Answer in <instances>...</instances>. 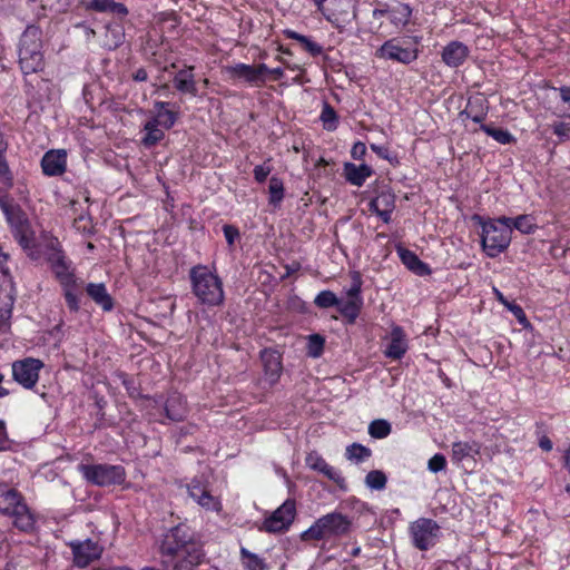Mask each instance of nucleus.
Instances as JSON below:
<instances>
[{
	"instance_id": "12",
	"label": "nucleus",
	"mask_w": 570,
	"mask_h": 570,
	"mask_svg": "<svg viewBox=\"0 0 570 570\" xmlns=\"http://www.w3.org/2000/svg\"><path fill=\"white\" fill-rule=\"evenodd\" d=\"M381 59L393 60L400 63L409 65L417 59V49L404 47L397 39L385 41L375 52Z\"/></svg>"
},
{
	"instance_id": "44",
	"label": "nucleus",
	"mask_w": 570,
	"mask_h": 570,
	"mask_svg": "<svg viewBox=\"0 0 570 570\" xmlns=\"http://www.w3.org/2000/svg\"><path fill=\"white\" fill-rule=\"evenodd\" d=\"M315 305L321 308H328L332 306H337L340 301L335 296V294L331 291H322L314 301Z\"/></svg>"
},
{
	"instance_id": "11",
	"label": "nucleus",
	"mask_w": 570,
	"mask_h": 570,
	"mask_svg": "<svg viewBox=\"0 0 570 570\" xmlns=\"http://www.w3.org/2000/svg\"><path fill=\"white\" fill-rule=\"evenodd\" d=\"M296 515V505L294 500H286L277 508L263 523V529L271 533L286 531L293 523Z\"/></svg>"
},
{
	"instance_id": "18",
	"label": "nucleus",
	"mask_w": 570,
	"mask_h": 570,
	"mask_svg": "<svg viewBox=\"0 0 570 570\" xmlns=\"http://www.w3.org/2000/svg\"><path fill=\"white\" fill-rule=\"evenodd\" d=\"M395 208V197L391 193L383 191L370 203V209L382 218L384 223L391 220V214Z\"/></svg>"
},
{
	"instance_id": "14",
	"label": "nucleus",
	"mask_w": 570,
	"mask_h": 570,
	"mask_svg": "<svg viewBox=\"0 0 570 570\" xmlns=\"http://www.w3.org/2000/svg\"><path fill=\"white\" fill-rule=\"evenodd\" d=\"M190 544L199 543L191 540L185 527L178 525L171 529L170 532L165 537V540L161 544V551L164 554L169 556L184 550L186 546Z\"/></svg>"
},
{
	"instance_id": "61",
	"label": "nucleus",
	"mask_w": 570,
	"mask_h": 570,
	"mask_svg": "<svg viewBox=\"0 0 570 570\" xmlns=\"http://www.w3.org/2000/svg\"><path fill=\"white\" fill-rule=\"evenodd\" d=\"M134 80L136 81H146L148 78L147 71L144 68H139L132 75Z\"/></svg>"
},
{
	"instance_id": "63",
	"label": "nucleus",
	"mask_w": 570,
	"mask_h": 570,
	"mask_svg": "<svg viewBox=\"0 0 570 570\" xmlns=\"http://www.w3.org/2000/svg\"><path fill=\"white\" fill-rule=\"evenodd\" d=\"M371 149L382 158H387L389 150L383 146L371 145Z\"/></svg>"
},
{
	"instance_id": "27",
	"label": "nucleus",
	"mask_w": 570,
	"mask_h": 570,
	"mask_svg": "<svg viewBox=\"0 0 570 570\" xmlns=\"http://www.w3.org/2000/svg\"><path fill=\"white\" fill-rule=\"evenodd\" d=\"M399 254L402 263L412 272L417 275H426L430 273L429 266L424 264L419 257L411 250L400 248Z\"/></svg>"
},
{
	"instance_id": "21",
	"label": "nucleus",
	"mask_w": 570,
	"mask_h": 570,
	"mask_svg": "<svg viewBox=\"0 0 570 570\" xmlns=\"http://www.w3.org/2000/svg\"><path fill=\"white\" fill-rule=\"evenodd\" d=\"M487 99L482 95H476L469 99L465 109L460 114L461 117L471 118L474 122H482L487 115Z\"/></svg>"
},
{
	"instance_id": "53",
	"label": "nucleus",
	"mask_w": 570,
	"mask_h": 570,
	"mask_svg": "<svg viewBox=\"0 0 570 570\" xmlns=\"http://www.w3.org/2000/svg\"><path fill=\"white\" fill-rule=\"evenodd\" d=\"M271 171V166L267 163H264L263 165H257L254 168V177L258 183H263L265 181Z\"/></svg>"
},
{
	"instance_id": "41",
	"label": "nucleus",
	"mask_w": 570,
	"mask_h": 570,
	"mask_svg": "<svg viewBox=\"0 0 570 570\" xmlns=\"http://www.w3.org/2000/svg\"><path fill=\"white\" fill-rule=\"evenodd\" d=\"M481 129L500 144L507 145L514 140L513 136L508 130L493 128L487 125H482Z\"/></svg>"
},
{
	"instance_id": "62",
	"label": "nucleus",
	"mask_w": 570,
	"mask_h": 570,
	"mask_svg": "<svg viewBox=\"0 0 570 570\" xmlns=\"http://www.w3.org/2000/svg\"><path fill=\"white\" fill-rule=\"evenodd\" d=\"M539 445L543 451H551L552 450V442L549 438L542 436L539 441Z\"/></svg>"
},
{
	"instance_id": "13",
	"label": "nucleus",
	"mask_w": 570,
	"mask_h": 570,
	"mask_svg": "<svg viewBox=\"0 0 570 570\" xmlns=\"http://www.w3.org/2000/svg\"><path fill=\"white\" fill-rule=\"evenodd\" d=\"M189 497L203 509L213 512H219L222 503L218 497L212 494L208 485L200 480L194 479L188 485Z\"/></svg>"
},
{
	"instance_id": "1",
	"label": "nucleus",
	"mask_w": 570,
	"mask_h": 570,
	"mask_svg": "<svg viewBox=\"0 0 570 570\" xmlns=\"http://www.w3.org/2000/svg\"><path fill=\"white\" fill-rule=\"evenodd\" d=\"M191 288L202 304L219 306L224 302L222 279L207 266L198 265L190 269Z\"/></svg>"
},
{
	"instance_id": "6",
	"label": "nucleus",
	"mask_w": 570,
	"mask_h": 570,
	"mask_svg": "<svg viewBox=\"0 0 570 570\" xmlns=\"http://www.w3.org/2000/svg\"><path fill=\"white\" fill-rule=\"evenodd\" d=\"M351 521L341 513H328L317 519L301 538L303 541L322 540L330 537L343 535L350 531Z\"/></svg>"
},
{
	"instance_id": "36",
	"label": "nucleus",
	"mask_w": 570,
	"mask_h": 570,
	"mask_svg": "<svg viewBox=\"0 0 570 570\" xmlns=\"http://www.w3.org/2000/svg\"><path fill=\"white\" fill-rule=\"evenodd\" d=\"M13 299L10 295H0V330L6 331L11 317Z\"/></svg>"
},
{
	"instance_id": "31",
	"label": "nucleus",
	"mask_w": 570,
	"mask_h": 570,
	"mask_svg": "<svg viewBox=\"0 0 570 570\" xmlns=\"http://www.w3.org/2000/svg\"><path fill=\"white\" fill-rule=\"evenodd\" d=\"M374 13L376 14L377 11H375ZM379 13L383 14V13H386V11L381 10V11H379ZM387 13L390 14V20L395 26H405L410 20L412 10H411L410 6H407L405 3H399L396 7H394L390 11H387Z\"/></svg>"
},
{
	"instance_id": "2",
	"label": "nucleus",
	"mask_w": 570,
	"mask_h": 570,
	"mask_svg": "<svg viewBox=\"0 0 570 570\" xmlns=\"http://www.w3.org/2000/svg\"><path fill=\"white\" fill-rule=\"evenodd\" d=\"M42 32L36 26H28L20 38L19 65L24 75L36 73L43 69Z\"/></svg>"
},
{
	"instance_id": "30",
	"label": "nucleus",
	"mask_w": 570,
	"mask_h": 570,
	"mask_svg": "<svg viewBox=\"0 0 570 570\" xmlns=\"http://www.w3.org/2000/svg\"><path fill=\"white\" fill-rule=\"evenodd\" d=\"M160 124L155 118L145 124L146 135L142 138V144L146 147L155 146L165 137L164 131L159 128Z\"/></svg>"
},
{
	"instance_id": "26",
	"label": "nucleus",
	"mask_w": 570,
	"mask_h": 570,
	"mask_svg": "<svg viewBox=\"0 0 570 570\" xmlns=\"http://www.w3.org/2000/svg\"><path fill=\"white\" fill-rule=\"evenodd\" d=\"M86 291L87 294L105 311H110L112 308V298L107 293L104 284L89 283Z\"/></svg>"
},
{
	"instance_id": "15",
	"label": "nucleus",
	"mask_w": 570,
	"mask_h": 570,
	"mask_svg": "<svg viewBox=\"0 0 570 570\" xmlns=\"http://www.w3.org/2000/svg\"><path fill=\"white\" fill-rule=\"evenodd\" d=\"M73 552V561L78 567L85 568L94 560L98 559L102 552V548L92 540L71 544Z\"/></svg>"
},
{
	"instance_id": "59",
	"label": "nucleus",
	"mask_w": 570,
	"mask_h": 570,
	"mask_svg": "<svg viewBox=\"0 0 570 570\" xmlns=\"http://www.w3.org/2000/svg\"><path fill=\"white\" fill-rule=\"evenodd\" d=\"M570 128L567 124L558 122L553 125V132L558 136H567Z\"/></svg>"
},
{
	"instance_id": "60",
	"label": "nucleus",
	"mask_w": 570,
	"mask_h": 570,
	"mask_svg": "<svg viewBox=\"0 0 570 570\" xmlns=\"http://www.w3.org/2000/svg\"><path fill=\"white\" fill-rule=\"evenodd\" d=\"M108 31L114 36L115 40L111 43H108L109 48H117L121 42L122 35L116 29H108Z\"/></svg>"
},
{
	"instance_id": "16",
	"label": "nucleus",
	"mask_w": 570,
	"mask_h": 570,
	"mask_svg": "<svg viewBox=\"0 0 570 570\" xmlns=\"http://www.w3.org/2000/svg\"><path fill=\"white\" fill-rule=\"evenodd\" d=\"M176 557L175 570H195L202 562L204 552L200 544L186 546L184 550L173 553Z\"/></svg>"
},
{
	"instance_id": "46",
	"label": "nucleus",
	"mask_w": 570,
	"mask_h": 570,
	"mask_svg": "<svg viewBox=\"0 0 570 570\" xmlns=\"http://www.w3.org/2000/svg\"><path fill=\"white\" fill-rule=\"evenodd\" d=\"M325 340L320 334L308 336L307 350L309 356H320L323 353Z\"/></svg>"
},
{
	"instance_id": "25",
	"label": "nucleus",
	"mask_w": 570,
	"mask_h": 570,
	"mask_svg": "<svg viewBox=\"0 0 570 570\" xmlns=\"http://www.w3.org/2000/svg\"><path fill=\"white\" fill-rule=\"evenodd\" d=\"M480 453V445L476 442H454L452 444L451 458L454 462H462L465 459H474Z\"/></svg>"
},
{
	"instance_id": "37",
	"label": "nucleus",
	"mask_w": 570,
	"mask_h": 570,
	"mask_svg": "<svg viewBox=\"0 0 570 570\" xmlns=\"http://www.w3.org/2000/svg\"><path fill=\"white\" fill-rule=\"evenodd\" d=\"M242 563L247 570H263L265 563L257 554L249 552L246 548L240 549Z\"/></svg>"
},
{
	"instance_id": "49",
	"label": "nucleus",
	"mask_w": 570,
	"mask_h": 570,
	"mask_svg": "<svg viewBox=\"0 0 570 570\" xmlns=\"http://www.w3.org/2000/svg\"><path fill=\"white\" fill-rule=\"evenodd\" d=\"M446 460L443 454L436 453L434 454L428 462V469L433 472L438 473L445 469Z\"/></svg>"
},
{
	"instance_id": "7",
	"label": "nucleus",
	"mask_w": 570,
	"mask_h": 570,
	"mask_svg": "<svg viewBox=\"0 0 570 570\" xmlns=\"http://www.w3.org/2000/svg\"><path fill=\"white\" fill-rule=\"evenodd\" d=\"M441 533L440 525L430 518H419L409 524V535L412 544L426 551L435 546Z\"/></svg>"
},
{
	"instance_id": "4",
	"label": "nucleus",
	"mask_w": 570,
	"mask_h": 570,
	"mask_svg": "<svg viewBox=\"0 0 570 570\" xmlns=\"http://www.w3.org/2000/svg\"><path fill=\"white\" fill-rule=\"evenodd\" d=\"M0 512L13 518V524L21 531H31L35 527V518L23 502L21 494L0 484Z\"/></svg>"
},
{
	"instance_id": "5",
	"label": "nucleus",
	"mask_w": 570,
	"mask_h": 570,
	"mask_svg": "<svg viewBox=\"0 0 570 570\" xmlns=\"http://www.w3.org/2000/svg\"><path fill=\"white\" fill-rule=\"evenodd\" d=\"M0 207L4 213L8 223L12 228L14 238L24 249L35 246V234L30 228L29 222L21 209L12 203V199L0 189Z\"/></svg>"
},
{
	"instance_id": "19",
	"label": "nucleus",
	"mask_w": 570,
	"mask_h": 570,
	"mask_svg": "<svg viewBox=\"0 0 570 570\" xmlns=\"http://www.w3.org/2000/svg\"><path fill=\"white\" fill-rule=\"evenodd\" d=\"M469 53L468 47L459 41H452L443 48L442 60L449 67H458L464 62Z\"/></svg>"
},
{
	"instance_id": "3",
	"label": "nucleus",
	"mask_w": 570,
	"mask_h": 570,
	"mask_svg": "<svg viewBox=\"0 0 570 570\" xmlns=\"http://www.w3.org/2000/svg\"><path fill=\"white\" fill-rule=\"evenodd\" d=\"M482 226V247L487 255L495 257L508 248L511 243V223L510 217H499L498 219H490L483 222L480 216H475Z\"/></svg>"
},
{
	"instance_id": "50",
	"label": "nucleus",
	"mask_w": 570,
	"mask_h": 570,
	"mask_svg": "<svg viewBox=\"0 0 570 570\" xmlns=\"http://www.w3.org/2000/svg\"><path fill=\"white\" fill-rule=\"evenodd\" d=\"M352 279H353L352 286L347 291V296H348L347 299L361 298L360 293H361L362 279L357 273L353 274Z\"/></svg>"
},
{
	"instance_id": "54",
	"label": "nucleus",
	"mask_w": 570,
	"mask_h": 570,
	"mask_svg": "<svg viewBox=\"0 0 570 570\" xmlns=\"http://www.w3.org/2000/svg\"><path fill=\"white\" fill-rule=\"evenodd\" d=\"M505 307L515 316V318L521 324L524 325L528 322L525 313H524L523 308L520 305H518L515 303H512V302H509L508 306H505Z\"/></svg>"
},
{
	"instance_id": "29",
	"label": "nucleus",
	"mask_w": 570,
	"mask_h": 570,
	"mask_svg": "<svg viewBox=\"0 0 570 570\" xmlns=\"http://www.w3.org/2000/svg\"><path fill=\"white\" fill-rule=\"evenodd\" d=\"M166 414L173 421H181L186 414V409L181 395L175 393L170 395L166 403Z\"/></svg>"
},
{
	"instance_id": "42",
	"label": "nucleus",
	"mask_w": 570,
	"mask_h": 570,
	"mask_svg": "<svg viewBox=\"0 0 570 570\" xmlns=\"http://www.w3.org/2000/svg\"><path fill=\"white\" fill-rule=\"evenodd\" d=\"M269 203L277 205L281 203L284 196L283 181L277 177H272L269 180Z\"/></svg>"
},
{
	"instance_id": "55",
	"label": "nucleus",
	"mask_w": 570,
	"mask_h": 570,
	"mask_svg": "<svg viewBox=\"0 0 570 570\" xmlns=\"http://www.w3.org/2000/svg\"><path fill=\"white\" fill-rule=\"evenodd\" d=\"M73 226L77 230L82 233H90L92 228L90 219L85 216H80L77 219H75Z\"/></svg>"
},
{
	"instance_id": "64",
	"label": "nucleus",
	"mask_w": 570,
	"mask_h": 570,
	"mask_svg": "<svg viewBox=\"0 0 570 570\" xmlns=\"http://www.w3.org/2000/svg\"><path fill=\"white\" fill-rule=\"evenodd\" d=\"M560 96L564 102L570 101V86L560 88Z\"/></svg>"
},
{
	"instance_id": "45",
	"label": "nucleus",
	"mask_w": 570,
	"mask_h": 570,
	"mask_svg": "<svg viewBox=\"0 0 570 570\" xmlns=\"http://www.w3.org/2000/svg\"><path fill=\"white\" fill-rule=\"evenodd\" d=\"M306 465L318 473H322V471L327 466V462L325 459L320 455L317 452H309L305 458Z\"/></svg>"
},
{
	"instance_id": "47",
	"label": "nucleus",
	"mask_w": 570,
	"mask_h": 570,
	"mask_svg": "<svg viewBox=\"0 0 570 570\" xmlns=\"http://www.w3.org/2000/svg\"><path fill=\"white\" fill-rule=\"evenodd\" d=\"M322 474L332 482H334L340 489L346 488L345 478L334 466L327 464V466L322 471Z\"/></svg>"
},
{
	"instance_id": "56",
	"label": "nucleus",
	"mask_w": 570,
	"mask_h": 570,
	"mask_svg": "<svg viewBox=\"0 0 570 570\" xmlns=\"http://www.w3.org/2000/svg\"><path fill=\"white\" fill-rule=\"evenodd\" d=\"M223 232L229 246L234 245L236 238L239 237V232L233 225H224Z\"/></svg>"
},
{
	"instance_id": "58",
	"label": "nucleus",
	"mask_w": 570,
	"mask_h": 570,
	"mask_svg": "<svg viewBox=\"0 0 570 570\" xmlns=\"http://www.w3.org/2000/svg\"><path fill=\"white\" fill-rule=\"evenodd\" d=\"M109 12L117 13L119 16H126L128 13V10L125 7V4L112 1Z\"/></svg>"
},
{
	"instance_id": "40",
	"label": "nucleus",
	"mask_w": 570,
	"mask_h": 570,
	"mask_svg": "<svg viewBox=\"0 0 570 570\" xmlns=\"http://www.w3.org/2000/svg\"><path fill=\"white\" fill-rule=\"evenodd\" d=\"M391 424L385 420H374L368 425V434L374 439H384L391 433Z\"/></svg>"
},
{
	"instance_id": "33",
	"label": "nucleus",
	"mask_w": 570,
	"mask_h": 570,
	"mask_svg": "<svg viewBox=\"0 0 570 570\" xmlns=\"http://www.w3.org/2000/svg\"><path fill=\"white\" fill-rule=\"evenodd\" d=\"M362 304V298H353L347 299L346 302L343 303L340 302L337 306L342 315L347 317L350 323H354V321L358 316Z\"/></svg>"
},
{
	"instance_id": "17",
	"label": "nucleus",
	"mask_w": 570,
	"mask_h": 570,
	"mask_svg": "<svg viewBox=\"0 0 570 570\" xmlns=\"http://www.w3.org/2000/svg\"><path fill=\"white\" fill-rule=\"evenodd\" d=\"M66 158L67 154L65 150H49L47 151L41 160V167L48 176H59L66 170Z\"/></svg>"
},
{
	"instance_id": "20",
	"label": "nucleus",
	"mask_w": 570,
	"mask_h": 570,
	"mask_svg": "<svg viewBox=\"0 0 570 570\" xmlns=\"http://www.w3.org/2000/svg\"><path fill=\"white\" fill-rule=\"evenodd\" d=\"M267 71L268 67L264 63L257 66L239 63L233 68V75L235 77L248 82L264 81V76L267 75Z\"/></svg>"
},
{
	"instance_id": "51",
	"label": "nucleus",
	"mask_w": 570,
	"mask_h": 570,
	"mask_svg": "<svg viewBox=\"0 0 570 570\" xmlns=\"http://www.w3.org/2000/svg\"><path fill=\"white\" fill-rule=\"evenodd\" d=\"M65 286V298L67 302L68 307L71 311H78L79 309V299L78 296L71 291L69 283Z\"/></svg>"
},
{
	"instance_id": "52",
	"label": "nucleus",
	"mask_w": 570,
	"mask_h": 570,
	"mask_svg": "<svg viewBox=\"0 0 570 570\" xmlns=\"http://www.w3.org/2000/svg\"><path fill=\"white\" fill-rule=\"evenodd\" d=\"M112 1L114 0H91L87 8L98 12H109Z\"/></svg>"
},
{
	"instance_id": "28",
	"label": "nucleus",
	"mask_w": 570,
	"mask_h": 570,
	"mask_svg": "<svg viewBox=\"0 0 570 570\" xmlns=\"http://www.w3.org/2000/svg\"><path fill=\"white\" fill-rule=\"evenodd\" d=\"M49 262L56 276L60 279L62 285L70 283L72 275L69 273V266L60 253H53Z\"/></svg>"
},
{
	"instance_id": "24",
	"label": "nucleus",
	"mask_w": 570,
	"mask_h": 570,
	"mask_svg": "<svg viewBox=\"0 0 570 570\" xmlns=\"http://www.w3.org/2000/svg\"><path fill=\"white\" fill-rule=\"evenodd\" d=\"M391 342L387 346L386 356H402L407 351L406 335L402 327L394 326L391 331Z\"/></svg>"
},
{
	"instance_id": "39",
	"label": "nucleus",
	"mask_w": 570,
	"mask_h": 570,
	"mask_svg": "<svg viewBox=\"0 0 570 570\" xmlns=\"http://www.w3.org/2000/svg\"><path fill=\"white\" fill-rule=\"evenodd\" d=\"M512 228H515L523 234H532L537 229V225L530 215H520L512 218L511 229Z\"/></svg>"
},
{
	"instance_id": "10",
	"label": "nucleus",
	"mask_w": 570,
	"mask_h": 570,
	"mask_svg": "<svg viewBox=\"0 0 570 570\" xmlns=\"http://www.w3.org/2000/svg\"><path fill=\"white\" fill-rule=\"evenodd\" d=\"M43 367L40 358H20L12 363L13 380L24 389H32L38 380L39 372Z\"/></svg>"
},
{
	"instance_id": "23",
	"label": "nucleus",
	"mask_w": 570,
	"mask_h": 570,
	"mask_svg": "<svg viewBox=\"0 0 570 570\" xmlns=\"http://www.w3.org/2000/svg\"><path fill=\"white\" fill-rule=\"evenodd\" d=\"M175 88L183 94L197 96V87L193 73V67L179 70L174 77Z\"/></svg>"
},
{
	"instance_id": "9",
	"label": "nucleus",
	"mask_w": 570,
	"mask_h": 570,
	"mask_svg": "<svg viewBox=\"0 0 570 570\" xmlns=\"http://www.w3.org/2000/svg\"><path fill=\"white\" fill-rule=\"evenodd\" d=\"M325 18L342 29L355 18V0H330L321 9Z\"/></svg>"
},
{
	"instance_id": "22",
	"label": "nucleus",
	"mask_w": 570,
	"mask_h": 570,
	"mask_svg": "<svg viewBox=\"0 0 570 570\" xmlns=\"http://www.w3.org/2000/svg\"><path fill=\"white\" fill-rule=\"evenodd\" d=\"M372 174V168L365 164L357 166L352 163H346L344 165L345 179L357 187L362 186Z\"/></svg>"
},
{
	"instance_id": "57",
	"label": "nucleus",
	"mask_w": 570,
	"mask_h": 570,
	"mask_svg": "<svg viewBox=\"0 0 570 570\" xmlns=\"http://www.w3.org/2000/svg\"><path fill=\"white\" fill-rule=\"evenodd\" d=\"M351 154L354 159H361L366 154L365 144H363L361 141L355 142L352 148Z\"/></svg>"
},
{
	"instance_id": "8",
	"label": "nucleus",
	"mask_w": 570,
	"mask_h": 570,
	"mask_svg": "<svg viewBox=\"0 0 570 570\" xmlns=\"http://www.w3.org/2000/svg\"><path fill=\"white\" fill-rule=\"evenodd\" d=\"M79 470L86 480L99 487L121 484L126 478L125 470L120 465L81 464Z\"/></svg>"
},
{
	"instance_id": "32",
	"label": "nucleus",
	"mask_w": 570,
	"mask_h": 570,
	"mask_svg": "<svg viewBox=\"0 0 570 570\" xmlns=\"http://www.w3.org/2000/svg\"><path fill=\"white\" fill-rule=\"evenodd\" d=\"M284 33L287 38L297 40L302 45V47L312 56H318L323 51L322 47L318 43L314 42L306 36H303L293 30H285Z\"/></svg>"
},
{
	"instance_id": "34",
	"label": "nucleus",
	"mask_w": 570,
	"mask_h": 570,
	"mask_svg": "<svg viewBox=\"0 0 570 570\" xmlns=\"http://www.w3.org/2000/svg\"><path fill=\"white\" fill-rule=\"evenodd\" d=\"M283 365L281 358H265L264 371L265 380L271 384H275L279 379Z\"/></svg>"
},
{
	"instance_id": "48",
	"label": "nucleus",
	"mask_w": 570,
	"mask_h": 570,
	"mask_svg": "<svg viewBox=\"0 0 570 570\" xmlns=\"http://www.w3.org/2000/svg\"><path fill=\"white\" fill-rule=\"evenodd\" d=\"M155 119L158 120V122L166 129H170L177 120V112L168 109L159 111Z\"/></svg>"
},
{
	"instance_id": "43",
	"label": "nucleus",
	"mask_w": 570,
	"mask_h": 570,
	"mask_svg": "<svg viewBox=\"0 0 570 570\" xmlns=\"http://www.w3.org/2000/svg\"><path fill=\"white\" fill-rule=\"evenodd\" d=\"M321 120L323 121L324 128L327 130H334L337 127V116L334 108L325 104L321 114Z\"/></svg>"
},
{
	"instance_id": "35",
	"label": "nucleus",
	"mask_w": 570,
	"mask_h": 570,
	"mask_svg": "<svg viewBox=\"0 0 570 570\" xmlns=\"http://www.w3.org/2000/svg\"><path fill=\"white\" fill-rule=\"evenodd\" d=\"M371 454V450L360 443L348 445L345 451L346 459L355 463H361L367 460Z\"/></svg>"
},
{
	"instance_id": "38",
	"label": "nucleus",
	"mask_w": 570,
	"mask_h": 570,
	"mask_svg": "<svg viewBox=\"0 0 570 570\" xmlns=\"http://www.w3.org/2000/svg\"><path fill=\"white\" fill-rule=\"evenodd\" d=\"M387 478L381 470L370 471L365 476V484L372 490H383L386 485Z\"/></svg>"
}]
</instances>
